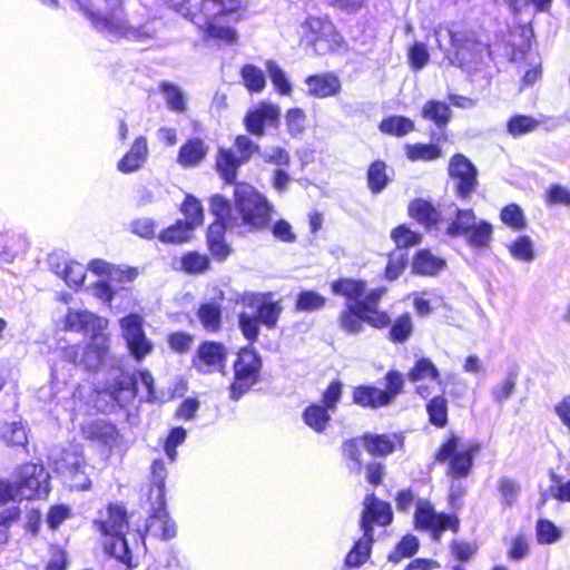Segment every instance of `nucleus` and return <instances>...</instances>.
Instances as JSON below:
<instances>
[{"mask_svg":"<svg viewBox=\"0 0 570 570\" xmlns=\"http://www.w3.org/2000/svg\"><path fill=\"white\" fill-rule=\"evenodd\" d=\"M419 549V540L414 535L404 537L396 549L390 553L389 560L400 562L403 558L412 557Z\"/></svg>","mask_w":570,"mask_h":570,"instance_id":"052dcab7","label":"nucleus"},{"mask_svg":"<svg viewBox=\"0 0 570 570\" xmlns=\"http://www.w3.org/2000/svg\"><path fill=\"white\" fill-rule=\"evenodd\" d=\"M305 82L307 94L317 98L335 96L342 88L340 78L332 72L309 76Z\"/></svg>","mask_w":570,"mask_h":570,"instance_id":"412c9836","label":"nucleus"},{"mask_svg":"<svg viewBox=\"0 0 570 570\" xmlns=\"http://www.w3.org/2000/svg\"><path fill=\"white\" fill-rule=\"evenodd\" d=\"M478 451V445L464 451H458V439L451 438L439 450L436 461L440 463L450 461L449 474L453 478H465L471 471L473 454Z\"/></svg>","mask_w":570,"mask_h":570,"instance_id":"4468645a","label":"nucleus"},{"mask_svg":"<svg viewBox=\"0 0 570 570\" xmlns=\"http://www.w3.org/2000/svg\"><path fill=\"white\" fill-rule=\"evenodd\" d=\"M478 218L472 209H455V218L449 225L446 233L452 236H465L476 224Z\"/></svg>","mask_w":570,"mask_h":570,"instance_id":"4c0bfd02","label":"nucleus"},{"mask_svg":"<svg viewBox=\"0 0 570 570\" xmlns=\"http://www.w3.org/2000/svg\"><path fill=\"white\" fill-rule=\"evenodd\" d=\"M342 387L343 384L340 381L331 382L322 395V402L313 403L304 410V423L316 433H323L326 430L331 415L335 413L341 401Z\"/></svg>","mask_w":570,"mask_h":570,"instance_id":"423d86ee","label":"nucleus"},{"mask_svg":"<svg viewBox=\"0 0 570 570\" xmlns=\"http://www.w3.org/2000/svg\"><path fill=\"white\" fill-rule=\"evenodd\" d=\"M199 361L207 366H217L226 358V348L222 343L204 342L197 351Z\"/></svg>","mask_w":570,"mask_h":570,"instance_id":"58836bf2","label":"nucleus"},{"mask_svg":"<svg viewBox=\"0 0 570 570\" xmlns=\"http://www.w3.org/2000/svg\"><path fill=\"white\" fill-rule=\"evenodd\" d=\"M102 546L107 554L125 564H130L131 553L125 534L104 535Z\"/></svg>","mask_w":570,"mask_h":570,"instance_id":"c85d7f7f","label":"nucleus"},{"mask_svg":"<svg viewBox=\"0 0 570 570\" xmlns=\"http://www.w3.org/2000/svg\"><path fill=\"white\" fill-rule=\"evenodd\" d=\"M108 322L106 318L97 316L87 309H72L69 308L65 316L63 328L78 333L95 334L104 333L107 328Z\"/></svg>","mask_w":570,"mask_h":570,"instance_id":"2eb2a0df","label":"nucleus"},{"mask_svg":"<svg viewBox=\"0 0 570 570\" xmlns=\"http://www.w3.org/2000/svg\"><path fill=\"white\" fill-rule=\"evenodd\" d=\"M407 261V252L404 249H396L391 253L385 269L386 278L390 281L396 279L403 273Z\"/></svg>","mask_w":570,"mask_h":570,"instance_id":"6e6d98bb","label":"nucleus"},{"mask_svg":"<svg viewBox=\"0 0 570 570\" xmlns=\"http://www.w3.org/2000/svg\"><path fill=\"white\" fill-rule=\"evenodd\" d=\"M261 367V357L254 350L245 347L239 351L229 389L232 400L238 401L257 382Z\"/></svg>","mask_w":570,"mask_h":570,"instance_id":"0eeeda50","label":"nucleus"},{"mask_svg":"<svg viewBox=\"0 0 570 570\" xmlns=\"http://www.w3.org/2000/svg\"><path fill=\"white\" fill-rule=\"evenodd\" d=\"M440 376L436 366L429 358H420L413 368L409 372L407 377L411 382H417L424 379L438 380Z\"/></svg>","mask_w":570,"mask_h":570,"instance_id":"3c124183","label":"nucleus"},{"mask_svg":"<svg viewBox=\"0 0 570 570\" xmlns=\"http://www.w3.org/2000/svg\"><path fill=\"white\" fill-rule=\"evenodd\" d=\"M210 212L216 220L224 223H234L230 202L222 195H214L209 203Z\"/></svg>","mask_w":570,"mask_h":570,"instance_id":"5fc2aeb1","label":"nucleus"},{"mask_svg":"<svg viewBox=\"0 0 570 570\" xmlns=\"http://www.w3.org/2000/svg\"><path fill=\"white\" fill-rule=\"evenodd\" d=\"M244 165L233 150L219 149L216 158V168L226 184L236 180L239 167Z\"/></svg>","mask_w":570,"mask_h":570,"instance_id":"393cba45","label":"nucleus"},{"mask_svg":"<svg viewBox=\"0 0 570 570\" xmlns=\"http://www.w3.org/2000/svg\"><path fill=\"white\" fill-rule=\"evenodd\" d=\"M259 156L265 163L282 167L287 166L291 160L289 153L279 146L267 147L259 151Z\"/></svg>","mask_w":570,"mask_h":570,"instance_id":"0e129e2a","label":"nucleus"},{"mask_svg":"<svg viewBox=\"0 0 570 570\" xmlns=\"http://www.w3.org/2000/svg\"><path fill=\"white\" fill-rule=\"evenodd\" d=\"M542 120L529 115H514L507 122V131L517 138L535 131Z\"/></svg>","mask_w":570,"mask_h":570,"instance_id":"e433bc0d","label":"nucleus"},{"mask_svg":"<svg viewBox=\"0 0 570 570\" xmlns=\"http://www.w3.org/2000/svg\"><path fill=\"white\" fill-rule=\"evenodd\" d=\"M362 441L367 452L373 455L384 456L395 450L397 438L385 434H365Z\"/></svg>","mask_w":570,"mask_h":570,"instance_id":"cd10ccee","label":"nucleus"},{"mask_svg":"<svg viewBox=\"0 0 570 570\" xmlns=\"http://www.w3.org/2000/svg\"><path fill=\"white\" fill-rule=\"evenodd\" d=\"M393 240L396 244L397 249L406 250L407 247L416 245L421 240V236L404 225L393 229L391 234Z\"/></svg>","mask_w":570,"mask_h":570,"instance_id":"e2e57ef3","label":"nucleus"},{"mask_svg":"<svg viewBox=\"0 0 570 570\" xmlns=\"http://www.w3.org/2000/svg\"><path fill=\"white\" fill-rule=\"evenodd\" d=\"M422 117L432 121L439 129L446 127L452 117L449 105L439 100H429L422 108Z\"/></svg>","mask_w":570,"mask_h":570,"instance_id":"bb28decb","label":"nucleus"},{"mask_svg":"<svg viewBox=\"0 0 570 570\" xmlns=\"http://www.w3.org/2000/svg\"><path fill=\"white\" fill-rule=\"evenodd\" d=\"M258 318L256 315H249L242 312L239 314L238 325L243 335L250 342L256 341L259 334Z\"/></svg>","mask_w":570,"mask_h":570,"instance_id":"774afa93","label":"nucleus"},{"mask_svg":"<svg viewBox=\"0 0 570 570\" xmlns=\"http://www.w3.org/2000/svg\"><path fill=\"white\" fill-rule=\"evenodd\" d=\"M380 129L385 134L402 137L414 130V122L403 116H392L381 122Z\"/></svg>","mask_w":570,"mask_h":570,"instance_id":"a18cd8bd","label":"nucleus"},{"mask_svg":"<svg viewBox=\"0 0 570 570\" xmlns=\"http://www.w3.org/2000/svg\"><path fill=\"white\" fill-rule=\"evenodd\" d=\"M409 212L414 219L428 228L434 226L439 220L438 210L432 204L423 199L412 202L409 207Z\"/></svg>","mask_w":570,"mask_h":570,"instance_id":"c9c22d12","label":"nucleus"},{"mask_svg":"<svg viewBox=\"0 0 570 570\" xmlns=\"http://www.w3.org/2000/svg\"><path fill=\"white\" fill-rule=\"evenodd\" d=\"M92 26L108 37L128 41L148 43L157 38L158 21L148 19L140 22L136 17H128L122 8L112 10L107 17L85 10Z\"/></svg>","mask_w":570,"mask_h":570,"instance_id":"f03ea898","label":"nucleus"},{"mask_svg":"<svg viewBox=\"0 0 570 570\" xmlns=\"http://www.w3.org/2000/svg\"><path fill=\"white\" fill-rule=\"evenodd\" d=\"M448 171L458 197L469 199L479 185L476 167L464 155L455 154L449 161Z\"/></svg>","mask_w":570,"mask_h":570,"instance_id":"9b49d317","label":"nucleus"},{"mask_svg":"<svg viewBox=\"0 0 570 570\" xmlns=\"http://www.w3.org/2000/svg\"><path fill=\"white\" fill-rule=\"evenodd\" d=\"M332 288L335 294L345 296L347 303H357L365 292V283L354 279H341L335 282Z\"/></svg>","mask_w":570,"mask_h":570,"instance_id":"a19ab883","label":"nucleus"},{"mask_svg":"<svg viewBox=\"0 0 570 570\" xmlns=\"http://www.w3.org/2000/svg\"><path fill=\"white\" fill-rule=\"evenodd\" d=\"M19 499H40L50 491V475L42 464L26 463L16 473Z\"/></svg>","mask_w":570,"mask_h":570,"instance_id":"6e6552de","label":"nucleus"},{"mask_svg":"<svg viewBox=\"0 0 570 570\" xmlns=\"http://www.w3.org/2000/svg\"><path fill=\"white\" fill-rule=\"evenodd\" d=\"M430 422L439 428L445 426L448 423V402L439 395L433 397L426 405Z\"/></svg>","mask_w":570,"mask_h":570,"instance_id":"49530a36","label":"nucleus"},{"mask_svg":"<svg viewBox=\"0 0 570 570\" xmlns=\"http://www.w3.org/2000/svg\"><path fill=\"white\" fill-rule=\"evenodd\" d=\"M88 439L98 442L105 448L111 449L118 440V430L106 421L98 420L85 429Z\"/></svg>","mask_w":570,"mask_h":570,"instance_id":"5701e85b","label":"nucleus"},{"mask_svg":"<svg viewBox=\"0 0 570 570\" xmlns=\"http://www.w3.org/2000/svg\"><path fill=\"white\" fill-rule=\"evenodd\" d=\"M302 40L312 46L315 53L326 55L342 46V37L336 32L334 24L326 19L308 18L302 24Z\"/></svg>","mask_w":570,"mask_h":570,"instance_id":"39448f33","label":"nucleus"},{"mask_svg":"<svg viewBox=\"0 0 570 570\" xmlns=\"http://www.w3.org/2000/svg\"><path fill=\"white\" fill-rule=\"evenodd\" d=\"M266 69L276 90L282 95H289L292 86L281 67L276 62L268 60Z\"/></svg>","mask_w":570,"mask_h":570,"instance_id":"13d9d810","label":"nucleus"},{"mask_svg":"<svg viewBox=\"0 0 570 570\" xmlns=\"http://www.w3.org/2000/svg\"><path fill=\"white\" fill-rule=\"evenodd\" d=\"M510 255L523 263H531L535 259V249L532 238L528 235H520L508 245Z\"/></svg>","mask_w":570,"mask_h":570,"instance_id":"72a5a7b5","label":"nucleus"},{"mask_svg":"<svg viewBox=\"0 0 570 570\" xmlns=\"http://www.w3.org/2000/svg\"><path fill=\"white\" fill-rule=\"evenodd\" d=\"M235 148L236 151L239 154V156L237 157L243 164H246L254 154H259L261 151L259 146L245 135L236 137Z\"/></svg>","mask_w":570,"mask_h":570,"instance_id":"338daca9","label":"nucleus"},{"mask_svg":"<svg viewBox=\"0 0 570 570\" xmlns=\"http://www.w3.org/2000/svg\"><path fill=\"white\" fill-rule=\"evenodd\" d=\"M386 166L383 161H374L367 171V183L372 193H381L387 185L389 178L385 173Z\"/></svg>","mask_w":570,"mask_h":570,"instance_id":"8fccbe9b","label":"nucleus"},{"mask_svg":"<svg viewBox=\"0 0 570 570\" xmlns=\"http://www.w3.org/2000/svg\"><path fill=\"white\" fill-rule=\"evenodd\" d=\"M57 273L63 277L65 282L70 287L80 286L83 283L85 277H86L85 266L79 263H76V262H70V263L66 264V266L63 267V271L61 273H59V272H57Z\"/></svg>","mask_w":570,"mask_h":570,"instance_id":"680f3d73","label":"nucleus"},{"mask_svg":"<svg viewBox=\"0 0 570 570\" xmlns=\"http://www.w3.org/2000/svg\"><path fill=\"white\" fill-rule=\"evenodd\" d=\"M498 490L501 498V504L511 507L520 493V484L510 478L502 476L498 480Z\"/></svg>","mask_w":570,"mask_h":570,"instance_id":"603ef678","label":"nucleus"},{"mask_svg":"<svg viewBox=\"0 0 570 570\" xmlns=\"http://www.w3.org/2000/svg\"><path fill=\"white\" fill-rule=\"evenodd\" d=\"M194 228L184 222H177L175 225L164 230L159 238L164 243L180 244L190 237Z\"/></svg>","mask_w":570,"mask_h":570,"instance_id":"864d4df0","label":"nucleus"},{"mask_svg":"<svg viewBox=\"0 0 570 570\" xmlns=\"http://www.w3.org/2000/svg\"><path fill=\"white\" fill-rule=\"evenodd\" d=\"M501 222L514 232L527 228V219L523 210L517 204H509L500 212Z\"/></svg>","mask_w":570,"mask_h":570,"instance_id":"37998d69","label":"nucleus"},{"mask_svg":"<svg viewBox=\"0 0 570 570\" xmlns=\"http://www.w3.org/2000/svg\"><path fill=\"white\" fill-rule=\"evenodd\" d=\"M279 117V108L271 104H261L255 109L248 111L245 117L246 129L255 135L263 136L265 125H272Z\"/></svg>","mask_w":570,"mask_h":570,"instance_id":"a211bd4d","label":"nucleus"},{"mask_svg":"<svg viewBox=\"0 0 570 570\" xmlns=\"http://www.w3.org/2000/svg\"><path fill=\"white\" fill-rule=\"evenodd\" d=\"M159 504L160 507L155 510L148 520L147 532L163 539H171L176 534V525L169 519L168 512L164 508V499L159 500Z\"/></svg>","mask_w":570,"mask_h":570,"instance_id":"4be33fe9","label":"nucleus"},{"mask_svg":"<svg viewBox=\"0 0 570 570\" xmlns=\"http://www.w3.org/2000/svg\"><path fill=\"white\" fill-rule=\"evenodd\" d=\"M122 360L109 356V340L105 333L95 334L83 348L79 364L89 371L101 366L110 367L111 380L105 385L107 393L119 406H126L136 396L137 380L121 367Z\"/></svg>","mask_w":570,"mask_h":570,"instance_id":"f257e3e1","label":"nucleus"},{"mask_svg":"<svg viewBox=\"0 0 570 570\" xmlns=\"http://www.w3.org/2000/svg\"><path fill=\"white\" fill-rule=\"evenodd\" d=\"M1 439L7 445L20 446L26 449L28 444V436L26 428L22 422L6 423L1 428Z\"/></svg>","mask_w":570,"mask_h":570,"instance_id":"79ce46f5","label":"nucleus"},{"mask_svg":"<svg viewBox=\"0 0 570 570\" xmlns=\"http://www.w3.org/2000/svg\"><path fill=\"white\" fill-rule=\"evenodd\" d=\"M198 320L203 328L209 333H215L222 326V309L217 303H204L197 311Z\"/></svg>","mask_w":570,"mask_h":570,"instance_id":"473e14b6","label":"nucleus"},{"mask_svg":"<svg viewBox=\"0 0 570 570\" xmlns=\"http://www.w3.org/2000/svg\"><path fill=\"white\" fill-rule=\"evenodd\" d=\"M405 154L412 161L434 160L441 156V149L436 145L414 144L405 146Z\"/></svg>","mask_w":570,"mask_h":570,"instance_id":"de8ad7c7","label":"nucleus"},{"mask_svg":"<svg viewBox=\"0 0 570 570\" xmlns=\"http://www.w3.org/2000/svg\"><path fill=\"white\" fill-rule=\"evenodd\" d=\"M242 303L256 308V317L268 328L275 327L283 309L279 303L267 301L265 296L258 294H245L242 297Z\"/></svg>","mask_w":570,"mask_h":570,"instance_id":"dca6fc26","label":"nucleus"},{"mask_svg":"<svg viewBox=\"0 0 570 570\" xmlns=\"http://www.w3.org/2000/svg\"><path fill=\"white\" fill-rule=\"evenodd\" d=\"M142 324L144 318L138 314H129L120 320L122 336L130 355L137 362L142 361L154 350V344L147 338Z\"/></svg>","mask_w":570,"mask_h":570,"instance_id":"f8f14e48","label":"nucleus"},{"mask_svg":"<svg viewBox=\"0 0 570 570\" xmlns=\"http://www.w3.org/2000/svg\"><path fill=\"white\" fill-rule=\"evenodd\" d=\"M489 56L488 45L465 37L452 53H448V60L452 66L460 67L468 73H472L485 65Z\"/></svg>","mask_w":570,"mask_h":570,"instance_id":"9d476101","label":"nucleus"},{"mask_svg":"<svg viewBox=\"0 0 570 570\" xmlns=\"http://www.w3.org/2000/svg\"><path fill=\"white\" fill-rule=\"evenodd\" d=\"M244 86L250 92H261L265 88L266 79L263 70L254 65L247 63L240 70Z\"/></svg>","mask_w":570,"mask_h":570,"instance_id":"c03bdc74","label":"nucleus"},{"mask_svg":"<svg viewBox=\"0 0 570 570\" xmlns=\"http://www.w3.org/2000/svg\"><path fill=\"white\" fill-rule=\"evenodd\" d=\"M386 293V288L380 287L371 291L365 298L360 299V302L354 303L358 311L364 312L365 322L370 325L382 328L387 326L391 323L389 315L384 312H379L376 306L380 299Z\"/></svg>","mask_w":570,"mask_h":570,"instance_id":"f3484780","label":"nucleus"},{"mask_svg":"<svg viewBox=\"0 0 570 570\" xmlns=\"http://www.w3.org/2000/svg\"><path fill=\"white\" fill-rule=\"evenodd\" d=\"M234 202L242 224L250 232H259L269 227L275 207L254 186L247 183L235 184Z\"/></svg>","mask_w":570,"mask_h":570,"instance_id":"20e7f679","label":"nucleus"},{"mask_svg":"<svg viewBox=\"0 0 570 570\" xmlns=\"http://www.w3.org/2000/svg\"><path fill=\"white\" fill-rule=\"evenodd\" d=\"M161 91L171 110L176 112H184L186 110L185 96L179 87L171 83H163Z\"/></svg>","mask_w":570,"mask_h":570,"instance_id":"4d7b16f0","label":"nucleus"},{"mask_svg":"<svg viewBox=\"0 0 570 570\" xmlns=\"http://www.w3.org/2000/svg\"><path fill=\"white\" fill-rule=\"evenodd\" d=\"M149 149L147 139L139 136L132 142L130 149L118 161L117 168L124 174H130L140 169L148 158Z\"/></svg>","mask_w":570,"mask_h":570,"instance_id":"aec40b11","label":"nucleus"},{"mask_svg":"<svg viewBox=\"0 0 570 570\" xmlns=\"http://www.w3.org/2000/svg\"><path fill=\"white\" fill-rule=\"evenodd\" d=\"M89 269L97 275H107L110 279H118L120 282H131L137 276L136 268L120 269L102 259H94L89 264Z\"/></svg>","mask_w":570,"mask_h":570,"instance_id":"7c9ffc66","label":"nucleus"},{"mask_svg":"<svg viewBox=\"0 0 570 570\" xmlns=\"http://www.w3.org/2000/svg\"><path fill=\"white\" fill-rule=\"evenodd\" d=\"M363 505L360 522L363 535L354 543L345 559L346 566L353 568L361 567L370 558L372 543L374 541L373 523L387 525L393 519L391 505L379 500L373 493L365 497Z\"/></svg>","mask_w":570,"mask_h":570,"instance_id":"7ed1b4c3","label":"nucleus"},{"mask_svg":"<svg viewBox=\"0 0 570 570\" xmlns=\"http://www.w3.org/2000/svg\"><path fill=\"white\" fill-rule=\"evenodd\" d=\"M433 35L438 42L439 49L444 52L446 58L448 53H452L466 37L465 35L454 32L448 24L444 23L436 26Z\"/></svg>","mask_w":570,"mask_h":570,"instance_id":"c756f323","label":"nucleus"},{"mask_svg":"<svg viewBox=\"0 0 570 570\" xmlns=\"http://www.w3.org/2000/svg\"><path fill=\"white\" fill-rule=\"evenodd\" d=\"M365 313L357 309L354 303H346L345 309L340 316V324L343 330L351 334H357L363 328Z\"/></svg>","mask_w":570,"mask_h":570,"instance_id":"ea45409f","label":"nucleus"},{"mask_svg":"<svg viewBox=\"0 0 570 570\" xmlns=\"http://www.w3.org/2000/svg\"><path fill=\"white\" fill-rule=\"evenodd\" d=\"M94 525L102 535L125 534L128 528L127 512L118 504H110L106 517L94 521Z\"/></svg>","mask_w":570,"mask_h":570,"instance_id":"6ab92c4d","label":"nucleus"},{"mask_svg":"<svg viewBox=\"0 0 570 570\" xmlns=\"http://www.w3.org/2000/svg\"><path fill=\"white\" fill-rule=\"evenodd\" d=\"M181 212L185 216L186 224L189 225V227H197L203 224L204 220V213L203 207L197 198L194 196L188 195L181 206Z\"/></svg>","mask_w":570,"mask_h":570,"instance_id":"09e8293b","label":"nucleus"},{"mask_svg":"<svg viewBox=\"0 0 570 570\" xmlns=\"http://www.w3.org/2000/svg\"><path fill=\"white\" fill-rule=\"evenodd\" d=\"M445 266L442 258L433 256L429 250H420L413 261V272L421 275H435Z\"/></svg>","mask_w":570,"mask_h":570,"instance_id":"2f4dec72","label":"nucleus"},{"mask_svg":"<svg viewBox=\"0 0 570 570\" xmlns=\"http://www.w3.org/2000/svg\"><path fill=\"white\" fill-rule=\"evenodd\" d=\"M464 237L470 246L485 248L493 238V226L483 219H478L476 224H474Z\"/></svg>","mask_w":570,"mask_h":570,"instance_id":"f704fd0d","label":"nucleus"},{"mask_svg":"<svg viewBox=\"0 0 570 570\" xmlns=\"http://www.w3.org/2000/svg\"><path fill=\"white\" fill-rule=\"evenodd\" d=\"M325 305V298L316 292H301L296 299V308L301 312H313Z\"/></svg>","mask_w":570,"mask_h":570,"instance_id":"bf43d9fd","label":"nucleus"},{"mask_svg":"<svg viewBox=\"0 0 570 570\" xmlns=\"http://www.w3.org/2000/svg\"><path fill=\"white\" fill-rule=\"evenodd\" d=\"M411 333H412L411 317L407 314L402 315L392 325L391 331H390V338L393 342L402 343L410 337Z\"/></svg>","mask_w":570,"mask_h":570,"instance_id":"69168bd1","label":"nucleus"},{"mask_svg":"<svg viewBox=\"0 0 570 570\" xmlns=\"http://www.w3.org/2000/svg\"><path fill=\"white\" fill-rule=\"evenodd\" d=\"M88 465L78 448L65 450L56 461V471L63 482L75 490H88L91 485Z\"/></svg>","mask_w":570,"mask_h":570,"instance_id":"1a4fd4ad","label":"nucleus"},{"mask_svg":"<svg viewBox=\"0 0 570 570\" xmlns=\"http://www.w3.org/2000/svg\"><path fill=\"white\" fill-rule=\"evenodd\" d=\"M206 154L205 142L202 139L194 138L180 147L177 161L183 167H194L205 158Z\"/></svg>","mask_w":570,"mask_h":570,"instance_id":"b1692460","label":"nucleus"},{"mask_svg":"<svg viewBox=\"0 0 570 570\" xmlns=\"http://www.w3.org/2000/svg\"><path fill=\"white\" fill-rule=\"evenodd\" d=\"M354 403L361 406L380 407L391 402V396L377 387L358 386L353 392Z\"/></svg>","mask_w":570,"mask_h":570,"instance_id":"a878e982","label":"nucleus"},{"mask_svg":"<svg viewBox=\"0 0 570 570\" xmlns=\"http://www.w3.org/2000/svg\"><path fill=\"white\" fill-rule=\"evenodd\" d=\"M414 520L417 529L430 530L434 540H439L442 531L459 528V520L454 515L435 512L426 500H417Z\"/></svg>","mask_w":570,"mask_h":570,"instance_id":"ddd939ff","label":"nucleus"}]
</instances>
